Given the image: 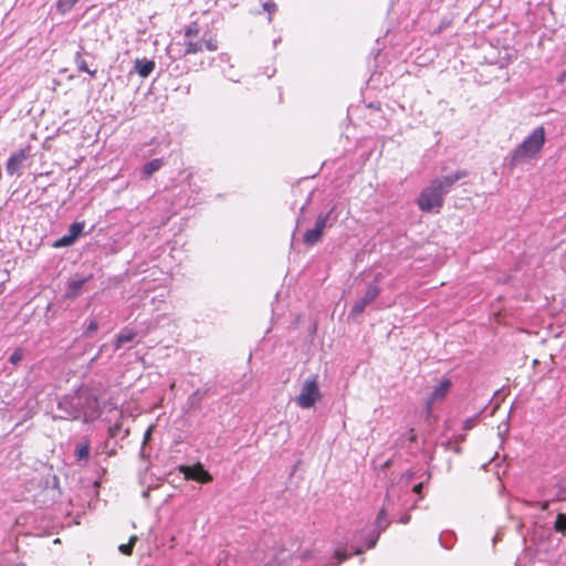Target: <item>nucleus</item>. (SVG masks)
<instances>
[{"label":"nucleus","mask_w":566,"mask_h":566,"mask_svg":"<svg viewBox=\"0 0 566 566\" xmlns=\"http://www.w3.org/2000/svg\"><path fill=\"white\" fill-rule=\"evenodd\" d=\"M57 409L63 412L61 419L83 420L88 423L101 416L99 403L96 395L87 388H78L72 394L65 395L57 403Z\"/></svg>","instance_id":"nucleus-1"},{"label":"nucleus","mask_w":566,"mask_h":566,"mask_svg":"<svg viewBox=\"0 0 566 566\" xmlns=\"http://www.w3.org/2000/svg\"><path fill=\"white\" fill-rule=\"evenodd\" d=\"M468 176L465 170L455 172L441 178H434L422 189L417 199L418 207L423 212H438L443 203L444 196L450 192L454 184Z\"/></svg>","instance_id":"nucleus-2"},{"label":"nucleus","mask_w":566,"mask_h":566,"mask_svg":"<svg viewBox=\"0 0 566 566\" xmlns=\"http://www.w3.org/2000/svg\"><path fill=\"white\" fill-rule=\"evenodd\" d=\"M546 140L543 126L536 127L513 151L510 165L517 166L534 159L542 150Z\"/></svg>","instance_id":"nucleus-3"},{"label":"nucleus","mask_w":566,"mask_h":566,"mask_svg":"<svg viewBox=\"0 0 566 566\" xmlns=\"http://www.w3.org/2000/svg\"><path fill=\"white\" fill-rule=\"evenodd\" d=\"M394 496L395 490H388L382 507L378 512V515L375 521L376 530L371 535L366 536L367 548H374L378 542L380 534L384 531H386L387 527L390 525V521L388 520V511L390 506L395 504Z\"/></svg>","instance_id":"nucleus-4"},{"label":"nucleus","mask_w":566,"mask_h":566,"mask_svg":"<svg viewBox=\"0 0 566 566\" xmlns=\"http://www.w3.org/2000/svg\"><path fill=\"white\" fill-rule=\"evenodd\" d=\"M321 398V392L317 384V377L313 376L306 379L301 388L300 395L295 398V402L303 409L312 408Z\"/></svg>","instance_id":"nucleus-5"},{"label":"nucleus","mask_w":566,"mask_h":566,"mask_svg":"<svg viewBox=\"0 0 566 566\" xmlns=\"http://www.w3.org/2000/svg\"><path fill=\"white\" fill-rule=\"evenodd\" d=\"M333 210L334 209H331V211H328L327 213H319L317 216L314 228L307 230L304 234L303 240L306 245L312 247L321 241L324 233V229L328 226H332V223L328 222Z\"/></svg>","instance_id":"nucleus-6"},{"label":"nucleus","mask_w":566,"mask_h":566,"mask_svg":"<svg viewBox=\"0 0 566 566\" xmlns=\"http://www.w3.org/2000/svg\"><path fill=\"white\" fill-rule=\"evenodd\" d=\"M379 294L380 287L375 283L369 284L365 294L359 300H357L352 306L350 316L356 317L360 315L365 311V308L379 296Z\"/></svg>","instance_id":"nucleus-7"},{"label":"nucleus","mask_w":566,"mask_h":566,"mask_svg":"<svg viewBox=\"0 0 566 566\" xmlns=\"http://www.w3.org/2000/svg\"><path fill=\"white\" fill-rule=\"evenodd\" d=\"M179 471L187 480H193L200 483H208L212 481V475L203 469L201 463L195 465H180Z\"/></svg>","instance_id":"nucleus-8"},{"label":"nucleus","mask_w":566,"mask_h":566,"mask_svg":"<svg viewBox=\"0 0 566 566\" xmlns=\"http://www.w3.org/2000/svg\"><path fill=\"white\" fill-rule=\"evenodd\" d=\"M30 153L28 148L19 149L13 153L9 159L7 160L6 170L7 174L13 176L18 174L23 165V163L29 158Z\"/></svg>","instance_id":"nucleus-9"},{"label":"nucleus","mask_w":566,"mask_h":566,"mask_svg":"<svg viewBox=\"0 0 566 566\" xmlns=\"http://www.w3.org/2000/svg\"><path fill=\"white\" fill-rule=\"evenodd\" d=\"M93 277L92 274L83 276L76 275L73 280H71L67 284L66 291L64 293L65 298L74 300L78 297L83 292V286L91 281Z\"/></svg>","instance_id":"nucleus-10"},{"label":"nucleus","mask_w":566,"mask_h":566,"mask_svg":"<svg viewBox=\"0 0 566 566\" xmlns=\"http://www.w3.org/2000/svg\"><path fill=\"white\" fill-rule=\"evenodd\" d=\"M450 387H451V381L448 378H443L439 382V385L434 387V389L432 390L431 397L427 401V409H428V411H430L431 405L434 401L441 400V399H443L446 397V395L448 394Z\"/></svg>","instance_id":"nucleus-11"},{"label":"nucleus","mask_w":566,"mask_h":566,"mask_svg":"<svg viewBox=\"0 0 566 566\" xmlns=\"http://www.w3.org/2000/svg\"><path fill=\"white\" fill-rule=\"evenodd\" d=\"M155 62L147 59H136L134 62V70L140 77H148L155 70Z\"/></svg>","instance_id":"nucleus-12"},{"label":"nucleus","mask_w":566,"mask_h":566,"mask_svg":"<svg viewBox=\"0 0 566 566\" xmlns=\"http://www.w3.org/2000/svg\"><path fill=\"white\" fill-rule=\"evenodd\" d=\"M137 336V332L132 328H123L116 337L114 343L115 350L120 349L125 344L133 342Z\"/></svg>","instance_id":"nucleus-13"},{"label":"nucleus","mask_w":566,"mask_h":566,"mask_svg":"<svg viewBox=\"0 0 566 566\" xmlns=\"http://www.w3.org/2000/svg\"><path fill=\"white\" fill-rule=\"evenodd\" d=\"M164 165V161L163 159L160 158H156V159H153L148 163H146L143 167V175L148 178L150 177L154 172L158 171Z\"/></svg>","instance_id":"nucleus-14"},{"label":"nucleus","mask_w":566,"mask_h":566,"mask_svg":"<svg viewBox=\"0 0 566 566\" xmlns=\"http://www.w3.org/2000/svg\"><path fill=\"white\" fill-rule=\"evenodd\" d=\"M74 61H75V64H76L78 71L88 73L92 77H95L97 71L88 69L87 63L83 59L81 51L76 52Z\"/></svg>","instance_id":"nucleus-15"},{"label":"nucleus","mask_w":566,"mask_h":566,"mask_svg":"<svg viewBox=\"0 0 566 566\" xmlns=\"http://www.w3.org/2000/svg\"><path fill=\"white\" fill-rule=\"evenodd\" d=\"M349 557V555L346 553L345 549H336L334 553L333 558L325 563L323 566H338L342 562L346 560Z\"/></svg>","instance_id":"nucleus-16"},{"label":"nucleus","mask_w":566,"mask_h":566,"mask_svg":"<svg viewBox=\"0 0 566 566\" xmlns=\"http://www.w3.org/2000/svg\"><path fill=\"white\" fill-rule=\"evenodd\" d=\"M80 0H59L56 8L57 11L62 14L67 13L72 10V8Z\"/></svg>","instance_id":"nucleus-17"},{"label":"nucleus","mask_w":566,"mask_h":566,"mask_svg":"<svg viewBox=\"0 0 566 566\" xmlns=\"http://www.w3.org/2000/svg\"><path fill=\"white\" fill-rule=\"evenodd\" d=\"M185 54L188 55V54H195V53H198V52H201L202 49H203V42L202 41H198V42H192V41H187L185 43Z\"/></svg>","instance_id":"nucleus-18"},{"label":"nucleus","mask_w":566,"mask_h":566,"mask_svg":"<svg viewBox=\"0 0 566 566\" xmlns=\"http://www.w3.org/2000/svg\"><path fill=\"white\" fill-rule=\"evenodd\" d=\"M74 243H75V240L72 239V237H70L69 234H65V235L61 237L60 239L55 240L52 243V247L55 249L67 248V247L73 245Z\"/></svg>","instance_id":"nucleus-19"},{"label":"nucleus","mask_w":566,"mask_h":566,"mask_svg":"<svg viewBox=\"0 0 566 566\" xmlns=\"http://www.w3.org/2000/svg\"><path fill=\"white\" fill-rule=\"evenodd\" d=\"M90 443L85 441L76 447V457L78 460H87L90 457Z\"/></svg>","instance_id":"nucleus-20"},{"label":"nucleus","mask_w":566,"mask_h":566,"mask_svg":"<svg viewBox=\"0 0 566 566\" xmlns=\"http://www.w3.org/2000/svg\"><path fill=\"white\" fill-rule=\"evenodd\" d=\"M84 230V222H74L69 228V235L72 237L75 241L82 234Z\"/></svg>","instance_id":"nucleus-21"},{"label":"nucleus","mask_w":566,"mask_h":566,"mask_svg":"<svg viewBox=\"0 0 566 566\" xmlns=\"http://www.w3.org/2000/svg\"><path fill=\"white\" fill-rule=\"evenodd\" d=\"M554 530L557 533L565 534V532H566V514H564V513L557 514L555 523H554Z\"/></svg>","instance_id":"nucleus-22"},{"label":"nucleus","mask_w":566,"mask_h":566,"mask_svg":"<svg viewBox=\"0 0 566 566\" xmlns=\"http://www.w3.org/2000/svg\"><path fill=\"white\" fill-rule=\"evenodd\" d=\"M137 539H138V537L136 535H133L129 538V542L127 544L119 545V547H118L119 552L124 555H130L133 552V547H134L135 543L137 542Z\"/></svg>","instance_id":"nucleus-23"},{"label":"nucleus","mask_w":566,"mask_h":566,"mask_svg":"<svg viewBox=\"0 0 566 566\" xmlns=\"http://www.w3.org/2000/svg\"><path fill=\"white\" fill-rule=\"evenodd\" d=\"M263 10L269 13L268 20L269 22L272 21V14L276 12L277 6L274 1H266L263 3Z\"/></svg>","instance_id":"nucleus-24"},{"label":"nucleus","mask_w":566,"mask_h":566,"mask_svg":"<svg viewBox=\"0 0 566 566\" xmlns=\"http://www.w3.org/2000/svg\"><path fill=\"white\" fill-rule=\"evenodd\" d=\"M97 329H98V322L96 319H91L90 323L87 324L86 329L83 335L85 337H90Z\"/></svg>","instance_id":"nucleus-25"},{"label":"nucleus","mask_w":566,"mask_h":566,"mask_svg":"<svg viewBox=\"0 0 566 566\" xmlns=\"http://www.w3.org/2000/svg\"><path fill=\"white\" fill-rule=\"evenodd\" d=\"M555 499L557 501H566V484H562L557 488Z\"/></svg>","instance_id":"nucleus-26"},{"label":"nucleus","mask_w":566,"mask_h":566,"mask_svg":"<svg viewBox=\"0 0 566 566\" xmlns=\"http://www.w3.org/2000/svg\"><path fill=\"white\" fill-rule=\"evenodd\" d=\"M203 42V46H206L207 50L209 51H217L218 50V44H217V41L216 40H206V41H202Z\"/></svg>","instance_id":"nucleus-27"},{"label":"nucleus","mask_w":566,"mask_h":566,"mask_svg":"<svg viewBox=\"0 0 566 566\" xmlns=\"http://www.w3.org/2000/svg\"><path fill=\"white\" fill-rule=\"evenodd\" d=\"M199 30L197 28L196 24H192V25H189L186 31H185V35L187 38H190V36H196L198 34Z\"/></svg>","instance_id":"nucleus-28"},{"label":"nucleus","mask_w":566,"mask_h":566,"mask_svg":"<svg viewBox=\"0 0 566 566\" xmlns=\"http://www.w3.org/2000/svg\"><path fill=\"white\" fill-rule=\"evenodd\" d=\"M151 430H153V428H151V427H149V428L146 430L145 434H144L143 449H142V452H140V454H142V455H144V447H145V444L149 441V439H150V437H151Z\"/></svg>","instance_id":"nucleus-29"},{"label":"nucleus","mask_w":566,"mask_h":566,"mask_svg":"<svg viewBox=\"0 0 566 566\" xmlns=\"http://www.w3.org/2000/svg\"><path fill=\"white\" fill-rule=\"evenodd\" d=\"M410 522V514L409 513H405L400 520H399V523L401 524H408Z\"/></svg>","instance_id":"nucleus-30"},{"label":"nucleus","mask_w":566,"mask_h":566,"mask_svg":"<svg viewBox=\"0 0 566 566\" xmlns=\"http://www.w3.org/2000/svg\"><path fill=\"white\" fill-rule=\"evenodd\" d=\"M422 488H423V483H422V482H420V483H418V484H416V485L413 486L412 491H413L415 493H417V494H419V495H420V494H421V492H422Z\"/></svg>","instance_id":"nucleus-31"},{"label":"nucleus","mask_w":566,"mask_h":566,"mask_svg":"<svg viewBox=\"0 0 566 566\" xmlns=\"http://www.w3.org/2000/svg\"><path fill=\"white\" fill-rule=\"evenodd\" d=\"M300 557H301L303 560H307V559L312 558V557H313V555H312V553H311L310 551H305V552H303V553L300 555Z\"/></svg>","instance_id":"nucleus-32"},{"label":"nucleus","mask_w":566,"mask_h":566,"mask_svg":"<svg viewBox=\"0 0 566 566\" xmlns=\"http://www.w3.org/2000/svg\"><path fill=\"white\" fill-rule=\"evenodd\" d=\"M118 430H119V424H115V426L111 427L109 428V436L111 437H115Z\"/></svg>","instance_id":"nucleus-33"},{"label":"nucleus","mask_w":566,"mask_h":566,"mask_svg":"<svg viewBox=\"0 0 566 566\" xmlns=\"http://www.w3.org/2000/svg\"><path fill=\"white\" fill-rule=\"evenodd\" d=\"M538 505L541 510L546 511L548 509L549 502H541Z\"/></svg>","instance_id":"nucleus-34"},{"label":"nucleus","mask_w":566,"mask_h":566,"mask_svg":"<svg viewBox=\"0 0 566 566\" xmlns=\"http://www.w3.org/2000/svg\"><path fill=\"white\" fill-rule=\"evenodd\" d=\"M311 196H312V195H310V196L307 197V199H306L305 203L301 207V212H304V210H305L306 206L308 205V202H310V200H311Z\"/></svg>","instance_id":"nucleus-35"},{"label":"nucleus","mask_w":566,"mask_h":566,"mask_svg":"<svg viewBox=\"0 0 566 566\" xmlns=\"http://www.w3.org/2000/svg\"><path fill=\"white\" fill-rule=\"evenodd\" d=\"M264 566H279V563L276 559L268 562Z\"/></svg>","instance_id":"nucleus-36"},{"label":"nucleus","mask_w":566,"mask_h":566,"mask_svg":"<svg viewBox=\"0 0 566 566\" xmlns=\"http://www.w3.org/2000/svg\"><path fill=\"white\" fill-rule=\"evenodd\" d=\"M19 359H20V357H19L17 354H13V355L10 357V360H11L12 363L18 361Z\"/></svg>","instance_id":"nucleus-37"},{"label":"nucleus","mask_w":566,"mask_h":566,"mask_svg":"<svg viewBox=\"0 0 566 566\" xmlns=\"http://www.w3.org/2000/svg\"><path fill=\"white\" fill-rule=\"evenodd\" d=\"M363 552H364V549H363L361 547H357V548H355V551H354V553H355L356 555H360V554H363Z\"/></svg>","instance_id":"nucleus-38"},{"label":"nucleus","mask_w":566,"mask_h":566,"mask_svg":"<svg viewBox=\"0 0 566 566\" xmlns=\"http://www.w3.org/2000/svg\"><path fill=\"white\" fill-rule=\"evenodd\" d=\"M105 347H106V345H105V344L101 346V348H99V350H98V354L93 358V360H94V359H96V358L98 357V355L103 352V349H104Z\"/></svg>","instance_id":"nucleus-39"},{"label":"nucleus","mask_w":566,"mask_h":566,"mask_svg":"<svg viewBox=\"0 0 566 566\" xmlns=\"http://www.w3.org/2000/svg\"><path fill=\"white\" fill-rule=\"evenodd\" d=\"M440 542H441L442 546H444L446 548H450V546L446 545V543L442 542L441 537H440Z\"/></svg>","instance_id":"nucleus-40"},{"label":"nucleus","mask_w":566,"mask_h":566,"mask_svg":"<svg viewBox=\"0 0 566 566\" xmlns=\"http://www.w3.org/2000/svg\"><path fill=\"white\" fill-rule=\"evenodd\" d=\"M562 78L566 81V71L562 74Z\"/></svg>","instance_id":"nucleus-41"},{"label":"nucleus","mask_w":566,"mask_h":566,"mask_svg":"<svg viewBox=\"0 0 566 566\" xmlns=\"http://www.w3.org/2000/svg\"><path fill=\"white\" fill-rule=\"evenodd\" d=\"M186 92H187V93H189V92H190V85H188V86L186 87Z\"/></svg>","instance_id":"nucleus-42"}]
</instances>
